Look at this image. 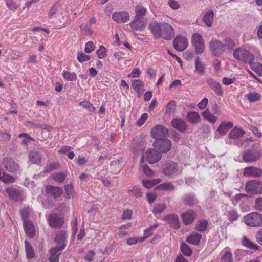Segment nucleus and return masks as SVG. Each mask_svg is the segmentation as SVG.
<instances>
[{
    "label": "nucleus",
    "mask_w": 262,
    "mask_h": 262,
    "mask_svg": "<svg viewBox=\"0 0 262 262\" xmlns=\"http://www.w3.org/2000/svg\"><path fill=\"white\" fill-rule=\"evenodd\" d=\"M148 29L156 39L162 38L166 40H171L174 36L173 27L169 23L153 21L148 25Z\"/></svg>",
    "instance_id": "f257e3e1"
},
{
    "label": "nucleus",
    "mask_w": 262,
    "mask_h": 262,
    "mask_svg": "<svg viewBox=\"0 0 262 262\" xmlns=\"http://www.w3.org/2000/svg\"><path fill=\"white\" fill-rule=\"evenodd\" d=\"M235 46L234 41L229 37L224 39V42L217 39H211L208 43L210 53L215 56L222 55L226 49L232 50Z\"/></svg>",
    "instance_id": "f03ea898"
},
{
    "label": "nucleus",
    "mask_w": 262,
    "mask_h": 262,
    "mask_svg": "<svg viewBox=\"0 0 262 262\" xmlns=\"http://www.w3.org/2000/svg\"><path fill=\"white\" fill-rule=\"evenodd\" d=\"M233 56L236 60L248 64L254 61L255 58L254 55L249 50L243 47L235 49Z\"/></svg>",
    "instance_id": "7ed1b4c3"
},
{
    "label": "nucleus",
    "mask_w": 262,
    "mask_h": 262,
    "mask_svg": "<svg viewBox=\"0 0 262 262\" xmlns=\"http://www.w3.org/2000/svg\"><path fill=\"white\" fill-rule=\"evenodd\" d=\"M244 223L250 227L262 226V214L258 212H252L244 217Z\"/></svg>",
    "instance_id": "20e7f679"
},
{
    "label": "nucleus",
    "mask_w": 262,
    "mask_h": 262,
    "mask_svg": "<svg viewBox=\"0 0 262 262\" xmlns=\"http://www.w3.org/2000/svg\"><path fill=\"white\" fill-rule=\"evenodd\" d=\"M162 171L167 176L176 177L181 173L182 170L176 163L169 162L163 166Z\"/></svg>",
    "instance_id": "39448f33"
},
{
    "label": "nucleus",
    "mask_w": 262,
    "mask_h": 262,
    "mask_svg": "<svg viewBox=\"0 0 262 262\" xmlns=\"http://www.w3.org/2000/svg\"><path fill=\"white\" fill-rule=\"evenodd\" d=\"M191 43L197 54H202L205 50V42L201 34L194 33L191 37Z\"/></svg>",
    "instance_id": "423d86ee"
},
{
    "label": "nucleus",
    "mask_w": 262,
    "mask_h": 262,
    "mask_svg": "<svg viewBox=\"0 0 262 262\" xmlns=\"http://www.w3.org/2000/svg\"><path fill=\"white\" fill-rule=\"evenodd\" d=\"M245 189L249 193L261 194L262 193V183L256 180L249 181L246 184Z\"/></svg>",
    "instance_id": "0eeeda50"
},
{
    "label": "nucleus",
    "mask_w": 262,
    "mask_h": 262,
    "mask_svg": "<svg viewBox=\"0 0 262 262\" xmlns=\"http://www.w3.org/2000/svg\"><path fill=\"white\" fill-rule=\"evenodd\" d=\"M153 146L161 152L166 153L171 149V142L169 139L162 138L160 140H155L153 143Z\"/></svg>",
    "instance_id": "6e6552de"
},
{
    "label": "nucleus",
    "mask_w": 262,
    "mask_h": 262,
    "mask_svg": "<svg viewBox=\"0 0 262 262\" xmlns=\"http://www.w3.org/2000/svg\"><path fill=\"white\" fill-rule=\"evenodd\" d=\"M168 129L162 125H158L152 128L150 134L156 140H160L168 135Z\"/></svg>",
    "instance_id": "1a4fd4ad"
},
{
    "label": "nucleus",
    "mask_w": 262,
    "mask_h": 262,
    "mask_svg": "<svg viewBox=\"0 0 262 262\" xmlns=\"http://www.w3.org/2000/svg\"><path fill=\"white\" fill-rule=\"evenodd\" d=\"M174 49L178 51H183L188 47V41L185 37L177 35L173 41Z\"/></svg>",
    "instance_id": "9d476101"
},
{
    "label": "nucleus",
    "mask_w": 262,
    "mask_h": 262,
    "mask_svg": "<svg viewBox=\"0 0 262 262\" xmlns=\"http://www.w3.org/2000/svg\"><path fill=\"white\" fill-rule=\"evenodd\" d=\"M260 153L254 149L248 150L243 155V159L245 162L252 163L257 161L260 157Z\"/></svg>",
    "instance_id": "9b49d317"
},
{
    "label": "nucleus",
    "mask_w": 262,
    "mask_h": 262,
    "mask_svg": "<svg viewBox=\"0 0 262 262\" xmlns=\"http://www.w3.org/2000/svg\"><path fill=\"white\" fill-rule=\"evenodd\" d=\"M112 18L117 23H125L130 20V15L126 11H117L113 13Z\"/></svg>",
    "instance_id": "f8f14e48"
},
{
    "label": "nucleus",
    "mask_w": 262,
    "mask_h": 262,
    "mask_svg": "<svg viewBox=\"0 0 262 262\" xmlns=\"http://www.w3.org/2000/svg\"><path fill=\"white\" fill-rule=\"evenodd\" d=\"M145 158L150 164L158 162L161 158V154L153 149H149L145 153Z\"/></svg>",
    "instance_id": "ddd939ff"
},
{
    "label": "nucleus",
    "mask_w": 262,
    "mask_h": 262,
    "mask_svg": "<svg viewBox=\"0 0 262 262\" xmlns=\"http://www.w3.org/2000/svg\"><path fill=\"white\" fill-rule=\"evenodd\" d=\"M243 174L245 177H259L262 176V169L254 166L247 167L244 169Z\"/></svg>",
    "instance_id": "4468645a"
},
{
    "label": "nucleus",
    "mask_w": 262,
    "mask_h": 262,
    "mask_svg": "<svg viewBox=\"0 0 262 262\" xmlns=\"http://www.w3.org/2000/svg\"><path fill=\"white\" fill-rule=\"evenodd\" d=\"M66 247L65 245H61L58 247L53 248L49 251L50 256L49 260L50 262H58L59 256L61 254L60 251L63 250Z\"/></svg>",
    "instance_id": "2eb2a0df"
},
{
    "label": "nucleus",
    "mask_w": 262,
    "mask_h": 262,
    "mask_svg": "<svg viewBox=\"0 0 262 262\" xmlns=\"http://www.w3.org/2000/svg\"><path fill=\"white\" fill-rule=\"evenodd\" d=\"M47 220L50 226L54 228H61L63 225L64 221L62 217L58 216L55 214L49 215Z\"/></svg>",
    "instance_id": "dca6fc26"
},
{
    "label": "nucleus",
    "mask_w": 262,
    "mask_h": 262,
    "mask_svg": "<svg viewBox=\"0 0 262 262\" xmlns=\"http://www.w3.org/2000/svg\"><path fill=\"white\" fill-rule=\"evenodd\" d=\"M196 217V213L192 210H188L181 214V218L184 225L191 224Z\"/></svg>",
    "instance_id": "f3484780"
},
{
    "label": "nucleus",
    "mask_w": 262,
    "mask_h": 262,
    "mask_svg": "<svg viewBox=\"0 0 262 262\" xmlns=\"http://www.w3.org/2000/svg\"><path fill=\"white\" fill-rule=\"evenodd\" d=\"M144 143L142 138L140 137H136L133 139L131 147L134 154H137L144 149Z\"/></svg>",
    "instance_id": "a211bd4d"
},
{
    "label": "nucleus",
    "mask_w": 262,
    "mask_h": 262,
    "mask_svg": "<svg viewBox=\"0 0 262 262\" xmlns=\"http://www.w3.org/2000/svg\"><path fill=\"white\" fill-rule=\"evenodd\" d=\"M163 220L168 223L170 226L176 229L180 227V223L179 216L174 214L167 215L163 217Z\"/></svg>",
    "instance_id": "6ab92c4d"
},
{
    "label": "nucleus",
    "mask_w": 262,
    "mask_h": 262,
    "mask_svg": "<svg viewBox=\"0 0 262 262\" xmlns=\"http://www.w3.org/2000/svg\"><path fill=\"white\" fill-rule=\"evenodd\" d=\"M3 164L5 169L11 172H14L19 168V165L11 158H4Z\"/></svg>",
    "instance_id": "aec40b11"
},
{
    "label": "nucleus",
    "mask_w": 262,
    "mask_h": 262,
    "mask_svg": "<svg viewBox=\"0 0 262 262\" xmlns=\"http://www.w3.org/2000/svg\"><path fill=\"white\" fill-rule=\"evenodd\" d=\"M130 27L134 31H143L146 26V23L143 19L136 18L130 24Z\"/></svg>",
    "instance_id": "412c9836"
},
{
    "label": "nucleus",
    "mask_w": 262,
    "mask_h": 262,
    "mask_svg": "<svg viewBox=\"0 0 262 262\" xmlns=\"http://www.w3.org/2000/svg\"><path fill=\"white\" fill-rule=\"evenodd\" d=\"M233 126V123L232 122L224 121L219 125L217 132L221 136H224Z\"/></svg>",
    "instance_id": "4be33fe9"
},
{
    "label": "nucleus",
    "mask_w": 262,
    "mask_h": 262,
    "mask_svg": "<svg viewBox=\"0 0 262 262\" xmlns=\"http://www.w3.org/2000/svg\"><path fill=\"white\" fill-rule=\"evenodd\" d=\"M46 191L48 194L53 195L55 199L60 196L63 192L61 188L51 185L46 187Z\"/></svg>",
    "instance_id": "5701e85b"
},
{
    "label": "nucleus",
    "mask_w": 262,
    "mask_h": 262,
    "mask_svg": "<svg viewBox=\"0 0 262 262\" xmlns=\"http://www.w3.org/2000/svg\"><path fill=\"white\" fill-rule=\"evenodd\" d=\"M23 226L27 235L32 238L35 235V230L33 223L30 221L23 222Z\"/></svg>",
    "instance_id": "b1692460"
},
{
    "label": "nucleus",
    "mask_w": 262,
    "mask_h": 262,
    "mask_svg": "<svg viewBox=\"0 0 262 262\" xmlns=\"http://www.w3.org/2000/svg\"><path fill=\"white\" fill-rule=\"evenodd\" d=\"M171 124L173 127L182 132H184L186 128L185 122L181 119H173L171 122Z\"/></svg>",
    "instance_id": "393cba45"
},
{
    "label": "nucleus",
    "mask_w": 262,
    "mask_h": 262,
    "mask_svg": "<svg viewBox=\"0 0 262 262\" xmlns=\"http://www.w3.org/2000/svg\"><path fill=\"white\" fill-rule=\"evenodd\" d=\"M222 254L221 257L222 262H232V255L230 248L228 247L225 248L222 251Z\"/></svg>",
    "instance_id": "a878e982"
},
{
    "label": "nucleus",
    "mask_w": 262,
    "mask_h": 262,
    "mask_svg": "<svg viewBox=\"0 0 262 262\" xmlns=\"http://www.w3.org/2000/svg\"><path fill=\"white\" fill-rule=\"evenodd\" d=\"M214 16V12L212 10H209L205 13L203 16V21L207 27H210L212 26Z\"/></svg>",
    "instance_id": "bb28decb"
},
{
    "label": "nucleus",
    "mask_w": 262,
    "mask_h": 262,
    "mask_svg": "<svg viewBox=\"0 0 262 262\" xmlns=\"http://www.w3.org/2000/svg\"><path fill=\"white\" fill-rule=\"evenodd\" d=\"M6 191L10 198L12 200L15 201H18L21 200V194L18 190L13 188H8Z\"/></svg>",
    "instance_id": "cd10ccee"
},
{
    "label": "nucleus",
    "mask_w": 262,
    "mask_h": 262,
    "mask_svg": "<svg viewBox=\"0 0 262 262\" xmlns=\"http://www.w3.org/2000/svg\"><path fill=\"white\" fill-rule=\"evenodd\" d=\"M66 238L67 233L65 231H59L56 233L55 242L57 245H63V244L66 246Z\"/></svg>",
    "instance_id": "c85d7f7f"
},
{
    "label": "nucleus",
    "mask_w": 262,
    "mask_h": 262,
    "mask_svg": "<svg viewBox=\"0 0 262 262\" xmlns=\"http://www.w3.org/2000/svg\"><path fill=\"white\" fill-rule=\"evenodd\" d=\"M202 238V235L198 233L193 232L186 239V242L194 245H198Z\"/></svg>",
    "instance_id": "c756f323"
},
{
    "label": "nucleus",
    "mask_w": 262,
    "mask_h": 262,
    "mask_svg": "<svg viewBox=\"0 0 262 262\" xmlns=\"http://www.w3.org/2000/svg\"><path fill=\"white\" fill-rule=\"evenodd\" d=\"M245 134V131L242 128L234 127L229 133V137L232 139H236L243 136Z\"/></svg>",
    "instance_id": "7c9ffc66"
},
{
    "label": "nucleus",
    "mask_w": 262,
    "mask_h": 262,
    "mask_svg": "<svg viewBox=\"0 0 262 262\" xmlns=\"http://www.w3.org/2000/svg\"><path fill=\"white\" fill-rule=\"evenodd\" d=\"M203 118L211 123H214L217 120V117L214 115L209 110L207 109L202 113Z\"/></svg>",
    "instance_id": "2f4dec72"
},
{
    "label": "nucleus",
    "mask_w": 262,
    "mask_h": 262,
    "mask_svg": "<svg viewBox=\"0 0 262 262\" xmlns=\"http://www.w3.org/2000/svg\"><path fill=\"white\" fill-rule=\"evenodd\" d=\"M188 120L191 123H198L200 121V116L199 113L195 111L190 112L187 115Z\"/></svg>",
    "instance_id": "473e14b6"
},
{
    "label": "nucleus",
    "mask_w": 262,
    "mask_h": 262,
    "mask_svg": "<svg viewBox=\"0 0 262 262\" xmlns=\"http://www.w3.org/2000/svg\"><path fill=\"white\" fill-rule=\"evenodd\" d=\"M261 95L256 92L251 91L247 94L245 98L250 102H253L259 100L261 98Z\"/></svg>",
    "instance_id": "72a5a7b5"
},
{
    "label": "nucleus",
    "mask_w": 262,
    "mask_h": 262,
    "mask_svg": "<svg viewBox=\"0 0 262 262\" xmlns=\"http://www.w3.org/2000/svg\"><path fill=\"white\" fill-rule=\"evenodd\" d=\"M25 251L27 259H32L35 256V252L30 244L27 241H25Z\"/></svg>",
    "instance_id": "f704fd0d"
},
{
    "label": "nucleus",
    "mask_w": 262,
    "mask_h": 262,
    "mask_svg": "<svg viewBox=\"0 0 262 262\" xmlns=\"http://www.w3.org/2000/svg\"><path fill=\"white\" fill-rule=\"evenodd\" d=\"M135 17L143 19L147 12V9L145 7L141 5H137L135 8Z\"/></svg>",
    "instance_id": "c9c22d12"
},
{
    "label": "nucleus",
    "mask_w": 262,
    "mask_h": 262,
    "mask_svg": "<svg viewBox=\"0 0 262 262\" xmlns=\"http://www.w3.org/2000/svg\"><path fill=\"white\" fill-rule=\"evenodd\" d=\"M29 160L32 163L39 164L41 161V156L37 152L32 151L29 154Z\"/></svg>",
    "instance_id": "e433bc0d"
},
{
    "label": "nucleus",
    "mask_w": 262,
    "mask_h": 262,
    "mask_svg": "<svg viewBox=\"0 0 262 262\" xmlns=\"http://www.w3.org/2000/svg\"><path fill=\"white\" fill-rule=\"evenodd\" d=\"M62 76L67 81H75L77 78V75L75 72H70L66 70L62 71Z\"/></svg>",
    "instance_id": "4c0bfd02"
},
{
    "label": "nucleus",
    "mask_w": 262,
    "mask_h": 262,
    "mask_svg": "<svg viewBox=\"0 0 262 262\" xmlns=\"http://www.w3.org/2000/svg\"><path fill=\"white\" fill-rule=\"evenodd\" d=\"M158 227V224H155L150 226L148 229H147L144 231V236L140 237V241H144L146 238L151 236L153 233L154 230Z\"/></svg>",
    "instance_id": "58836bf2"
},
{
    "label": "nucleus",
    "mask_w": 262,
    "mask_h": 262,
    "mask_svg": "<svg viewBox=\"0 0 262 262\" xmlns=\"http://www.w3.org/2000/svg\"><path fill=\"white\" fill-rule=\"evenodd\" d=\"M195 71L200 75H202L204 73L205 67L204 64L200 61V58L198 57L195 60Z\"/></svg>",
    "instance_id": "ea45409f"
},
{
    "label": "nucleus",
    "mask_w": 262,
    "mask_h": 262,
    "mask_svg": "<svg viewBox=\"0 0 262 262\" xmlns=\"http://www.w3.org/2000/svg\"><path fill=\"white\" fill-rule=\"evenodd\" d=\"M161 180L156 179L152 180H143L142 184L143 186L146 188H151L157 184L161 182Z\"/></svg>",
    "instance_id": "a19ab883"
},
{
    "label": "nucleus",
    "mask_w": 262,
    "mask_h": 262,
    "mask_svg": "<svg viewBox=\"0 0 262 262\" xmlns=\"http://www.w3.org/2000/svg\"><path fill=\"white\" fill-rule=\"evenodd\" d=\"M251 68L255 71L259 76H262V64L258 62H253L248 63Z\"/></svg>",
    "instance_id": "79ce46f5"
},
{
    "label": "nucleus",
    "mask_w": 262,
    "mask_h": 262,
    "mask_svg": "<svg viewBox=\"0 0 262 262\" xmlns=\"http://www.w3.org/2000/svg\"><path fill=\"white\" fill-rule=\"evenodd\" d=\"M32 212V209L28 207H25L21 210L20 213L23 222H25V221H30L28 219V217L31 214Z\"/></svg>",
    "instance_id": "37998d69"
},
{
    "label": "nucleus",
    "mask_w": 262,
    "mask_h": 262,
    "mask_svg": "<svg viewBox=\"0 0 262 262\" xmlns=\"http://www.w3.org/2000/svg\"><path fill=\"white\" fill-rule=\"evenodd\" d=\"M144 84L143 82L139 80H134L132 81L133 88L137 92H141L143 91Z\"/></svg>",
    "instance_id": "c03bdc74"
},
{
    "label": "nucleus",
    "mask_w": 262,
    "mask_h": 262,
    "mask_svg": "<svg viewBox=\"0 0 262 262\" xmlns=\"http://www.w3.org/2000/svg\"><path fill=\"white\" fill-rule=\"evenodd\" d=\"M0 180L5 183H12L14 181V179L13 177L9 174H6L3 172L0 169Z\"/></svg>",
    "instance_id": "a18cd8bd"
},
{
    "label": "nucleus",
    "mask_w": 262,
    "mask_h": 262,
    "mask_svg": "<svg viewBox=\"0 0 262 262\" xmlns=\"http://www.w3.org/2000/svg\"><path fill=\"white\" fill-rule=\"evenodd\" d=\"M208 225V222L205 220L199 221L196 224L195 229L196 230L202 232L205 231Z\"/></svg>",
    "instance_id": "49530a36"
},
{
    "label": "nucleus",
    "mask_w": 262,
    "mask_h": 262,
    "mask_svg": "<svg viewBox=\"0 0 262 262\" xmlns=\"http://www.w3.org/2000/svg\"><path fill=\"white\" fill-rule=\"evenodd\" d=\"M176 108V102L174 100H171L166 105L165 112L169 115L172 114L175 112Z\"/></svg>",
    "instance_id": "de8ad7c7"
},
{
    "label": "nucleus",
    "mask_w": 262,
    "mask_h": 262,
    "mask_svg": "<svg viewBox=\"0 0 262 262\" xmlns=\"http://www.w3.org/2000/svg\"><path fill=\"white\" fill-rule=\"evenodd\" d=\"M183 201L185 204L189 206H193L197 203L196 198L192 195H187L185 196Z\"/></svg>",
    "instance_id": "09e8293b"
},
{
    "label": "nucleus",
    "mask_w": 262,
    "mask_h": 262,
    "mask_svg": "<svg viewBox=\"0 0 262 262\" xmlns=\"http://www.w3.org/2000/svg\"><path fill=\"white\" fill-rule=\"evenodd\" d=\"M166 209V205L164 203L156 204L153 209V213L156 216L164 211Z\"/></svg>",
    "instance_id": "8fccbe9b"
},
{
    "label": "nucleus",
    "mask_w": 262,
    "mask_h": 262,
    "mask_svg": "<svg viewBox=\"0 0 262 262\" xmlns=\"http://www.w3.org/2000/svg\"><path fill=\"white\" fill-rule=\"evenodd\" d=\"M67 176L66 172H59L53 174L52 178L53 179L58 183H62L64 181Z\"/></svg>",
    "instance_id": "3c124183"
},
{
    "label": "nucleus",
    "mask_w": 262,
    "mask_h": 262,
    "mask_svg": "<svg viewBox=\"0 0 262 262\" xmlns=\"http://www.w3.org/2000/svg\"><path fill=\"white\" fill-rule=\"evenodd\" d=\"M180 249L181 252L186 256H190L191 255L192 251L191 248L185 243H182Z\"/></svg>",
    "instance_id": "603ef678"
},
{
    "label": "nucleus",
    "mask_w": 262,
    "mask_h": 262,
    "mask_svg": "<svg viewBox=\"0 0 262 262\" xmlns=\"http://www.w3.org/2000/svg\"><path fill=\"white\" fill-rule=\"evenodd\" d=\"M6 5L9 10L15 11L20 6V4H17L13 0H5Z\"/></svg>",
    "instance_id": "864d4df0"
},
{
    "label": "nucleus",
    "mask_w": 262,
    "mask_h": 262,
    "mask_svg": "<svg viewBox=\"0 0 262 262\" xmlns=\"http://www.w3.org/2000/svg\"><path fill=\"white\" fill-rule=\"evenodd\" d=\"M173 186L170 183H164L156 187V189L160 190H172L173 189Z\"/></svg>",
    "instance_id": "5fc2aeb1"
},
{
    "label": "nucleus",
    "mask_w": 262,
    "mask_h": 262,
    "mask_svg": "<svg viewBox=\"0 0 262 262\" xmlns=\"http://www.w3.org/2000/svg\"><path fill=\"white\" fill-rule=\"evenodd\" d=\"M77 59L79 62L82 63L89 61L91 57L82 52H80L77 53Z\"/></svg>",
    "instance_id": "6e6d98bb"
},
{
    "label": "nucleus",
    "mask_w": 262,
    "mask_h": 262,
    "mask_svg": "<svg viewBox=\"0 0 262 262\" xmlns=\"http://www.w3.org/2000/svg\"><path fill=\"white\" fill-rule=\"evenodd\" d=\"M243 243L245 246L251 249H258L259 247L258 246L255 245L246 237L243 238Z\"/></svg>",
    "instance_id": "4d7b16f0"
},
{
    "label": "nucleus",
    "mask_w": 262,
    "mask_h": 262,
    "mask_svg": "<svg viewBox=\"0 0 262 262\" xmlns=\"http://www.w3.org/2000/svg\"><path fill=\"white\" fill-rule=\"evenodd\" d=\"M59 7L60 6L59 4L56 3L50 8L48 16L49 18L51 19L53 18L54 15L58 12Z\"/></svg>",
    "instance_id": "13d9d810"
},
{
    "label": "nucleus",
    "mask_w": 262,
    "mask_h": 262,
    "mask_svg": "<svg viewBox=\"0 0 262 262\" xmlns=\"http://www.w3.org/2000/svg\"><path fill=\"white\" fill-rule=\"evenodd\" d=\"M128 192L132 193V195H134L136 197L141 196L143 193L141 191V189L136 186H134L131 189L128 190Z\"/></svg>",
    "instance_id": "bf43d9fd"
},
{
    "label": "nucleus",
    "mask_w": 262,
    "mask_h": 262,
    "mask_svg": "<svg viewBox=\"0 0 262 262\" xmlns=\"http://www.w3.org/2000/svg\"><path fill=\"white\" fill-rule=\"evenodd\" d=\"M97 55L99 59L104 58L106 54V49L103 46H101L96 51Z\"/></svg>",
    "instance_id": "052dcab7"
},
{
    "label": "nucleus",
    "mask_w": 262,
    "mask_h": 262,
    "mask_svg": "<svg viewBox=\"0 0 262 262\" xmlns=\"http://www.w3.org/2000/svg\"><path fill=\"white\" fill-rule=\"evenodd\" d=\"M66 191V197L71 198L74 195V189L72 186L70 185H66L64 187Z\"/></svg>",
    "instance_id": "680f3d73"
},
{
    "label": "nucleus",
    "mask_w": 262,
    "mask_h": 262,
    "mask_svg": "<svg viewBox=\"0 0 262 262\" xmlns=\"http://www.w3.org/2000/svg\"><path fill=\"white\" fill-rule=\"evenodd\" d=\"M79 105L83 108L88 109L91 112H94L95 110L93 105L88 101H84L79 103Z\"/></svg>",
    "instance_id": "e2e57ef3"
},
{
    "label": "nucleus",
    "mask_w": 262,
    "mask_h": 262,
    "mask_svg": "<svg viewBox=\"0 0 262 262\" xmlns=\"http://www.w3.org/2000/svg\"><path fill=\"white\" fill-rule=\"evenodd\" d=\"M167 4L173 10H178L180 8L179 2L176 0H167Z\"/></svg>",
    "instance_id": "0e129e2a"
},
{
    "label": "nucleus",
    "mask_w": 262,
    "mask_h": 262,
    "mask_svg": "<svg viewBox=\"0 0 262 262\" xmlns=\"http://www.w3.org/2000/svg\"><path fill=\"white\" fill-rule=\"evenodd\" d=\"M148 118V114L146 113H144L142 114L140 118L137 121L136 124L138 126H141L143 125L145 122L146 120Z\"/></svg>",
    "instance_id": "69168bd1"
},
{
    "label": "nucleus",
    "mask_w": 262,
    "mask_h": 262,
    "mask_svg": "<svg viewBox=\"0 0 262 262\" xmlns=\"http://www.w3.org/2000/svg\"><path fill=\"white\" fill-rule=\"evenodd\" d=\"M95 50V46L92 41L88 42L84 48V51L87 53H90Z\"/></svg>",
    "instance_id": "338daca9"
},
{
    "label": "nucleus",
    "mask_w": 262,
    "mask_h": 262,
    "mask_svg": "<svg viewBox=\"0 0 262 262\" xmlns=\"http://www.w3.org/2000/svg\"><path fill=\"white\" fill-rule=\"evenodd\" d=\"M255 208L256 210L262 211V197H258L256 199Z\"/></svg>",
    "instance_id": "774afa93"
}]
</instances>
